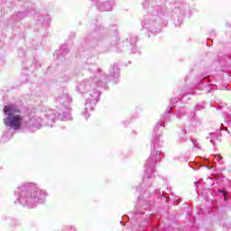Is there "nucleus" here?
I'll list each match as a JSON object with an SVG mask.
<instances>
[{
    "label": "nucleus",
    "instance_id": "1",
    "mask_svg": "<svg viewBox=\"0 0 231 231\" xmlns=\"http://www.w3.org/2000/svg\"><path fill=\"white\" fill-rule=\"evenodd\" d=\"M173 106H170L166 108V112L162 116L161 120L156 124L153 128V139L152 141V152L149 158L146 160L144 164V175L143 177V182L139 187H136L137 192H140L142 189H145L144 193L138 197V209L135 212V217L137 216H143L145 212L142 210H147L151 207L149 202V195L151 194V187L152 186V180H154V172L156 171V165L162 162V148L163 147V141L162 140V128L165 127V124L171 122V116L172 114Z\"/></svg>",
    "mask_w": 231,
    "mask_h": 231
},
{
    "label": "nucleus",
    "instance_id": "2",
    "mask_svg": "<svg viewBox=\"0 0 231 231\" xmlns=\"http://www.w3.org/2000/svg\"><path fill=\"white\" fill-rule=\"evenodd\" d=\"M4 124L5 127H8V131H5L2 134V142H8L13 136L15 131H23V133H35L41 127H42V118L34 116H22L21 110L15 107L14 105H6L4 106Z\"/></svg>",
    "mask_w": 231,
    "mask_h": 231
},
{
    "label": "nucleus",
    "instance_id": "3",
    "mask_svg": "<svg viewBox=\"0 0 231 231\" xmlns=\"http://www.w3.org/2000/svg\"><path fill=\"white\" fill-rule=\"evenodd\" d=\"M90 78L85 79L79 85L76 87V91L85 94L87 101L85 103V108L81 112V115L88 120L91 115L89 111H93L97 106V102L100 99V88H103L105 84H107V76L102 72V69H97L95 71L89 70Z\"/></svg>",
    "mask_w": 231,
    "mask_h": 231
},
{
    "label": "nucleus",
    "instance_id": "4",
    "mask_svg": "<svg viewBox=\"0 0 231 231\" xmlns=\"http://www.w3.org/2000/svg\"><path fill=\"white\" fill-rule=\"evenodd\" d=\"M14 198L22 207L35 208L38 205H42L48 198L46 190L41 189L33 182H23L14 190Z\"/></svg>",
    "mask_w": 231,
    "mask_h": 231
},
{
    "label": "nucleus",
    "instance_id": "5",
    "mask_svg": "<svg viewBox=\"0 0 231 231\" xmlns=\"http://www.w3.org/2000/svg\"><path fill=\"white\" fill-rule=\"evenodd\" d=\"M56 102L60 103L59 110H51L45 115V125L53 127L55 120H71V110L69 108L70 104L73 102L71 97L68 92H62L56 97Z\"/></svg>",
    "mask_w": 231,
    "mask_h": 231
},
{
    "label": "nucleus",
    "instance_id": "6",
    "mask_svg": "<svg viewBox=\"0 0 231 231\" xmlns=\"http://www.w3.org/2000/svg\"><path fill=\"white\" fill-rule=\"evenodd\" d=\"M142 26L148 31V37L158 35L163 30V21L161 17L147 14L142 22Z\"/></svg>",
    "mask_w": 231,
    "mask_h": 231
},
{
    "label": "nucleus",
    "instance_id": "7",
    "mask_svg": "<svg viewBox=\"0 0 231 231\" xmlns=\"http://www.w3.org/2000/svg\"><path fill=\"white\" fill-rule=\"evenodd\" d=\"M193 86H195L197 89L204 91V93H210V91H216V89H217V85L211 84L208 80V75L206 74H203L193 82Z\"/></svg>",
    "mask_w": 231,
    "mask_h": 231
},
{
    "label": "nucleus",
    "instance_id": "8",
    "mask_svg": "<svg viewBox=\"0 0 231 231\" xmlns=\"http://www.w3.org/2000/svg\"><path fill=\"white\" fill-rule=\"evenodd\" d=\"M100 12H111L115 0H91Z\"/></svg>",
    "mask_w": 231,
    "mask_h": 231
},
{
    "label": "nucleus",
    "instance_id": "9",
    "mask_svg": "<svg viewBox=\"0 0 231 231\" xmlns=\"http://www.w3.org/2000/svg\"><path fill=\"white\" fill-rule=\"evenodd\" d=\"M136 42H138V38L136 35H130L126 42H125V45L130 50L131 53H138L140 54V50L136 47Z\"/></svg>",
    "mask_w": 231,
    "mask_h": 231
},
{
    "label": "nucleus",
    "instance_id": "10",
    "mask_svg": "<svg viewBox=\"0 0 231 231\" xmlns=\"http://www.w3.org/2000/svg\"><path fill=\"white\" fill-rule=\"evenodd\" d=\"M34 19L38 26H42L43 28H48L50 26V17L41 14L39 13L34 14Z\"/></svg>",
    "mask_w": 231,
    "mask_h": 231
},
{
    "label": "nucleus",
    "instance_id": "11",
    "mask_svg": "<svg viewBox=\"0 0 231 231\" xmlns=\"http://www.w3.org/2000/svg\"><path fill=\"white\" fill-rule=\"evenodd\" d=\"M35 12L33 9H27L24 13L18 12L16 14H14L12 19L14 21H21V19H24V17H28V15H32Z\"/></svg>",
    "mask_w": 231,
    "mask_h": 231
},
{
    "label": "nucleus",
    "instance_id": "12",
    "mask_svg": "<svg viewBox=\"0 0 231 231\" xmlns=\"http://www.w3.org/2000/svg\"><path fill=\"white\" fill-rule=\"evenodd\" d=\"M69 53V49H68V44H63L60 46V50L55 51L54 57H56L58 60L64 57V55H68Z\"/></svg>",
    "mask_w": 231,
    "mask_h": 231
},
{
    "label": "nucleus",
    "instance_id": "13",
    "mask_svg": "<svg viewBox=\"0 0 231 231\" xmlns=\"http://www.w3.org/2000/svg\"><path fill=\"white\" fill-rule=\"evenodd\" d=\"M108 77H112L114 80H116L117 79L120 78V68H118V65H114L113 67L110 68Z\"/></svg>",
    "mask_w": 231,
    "mask_h": 231
},
{
    "label": "nucleus",
    "instance_id": "14",
    "mask_svg": "<svg viewBox=\"0 0 231 231\" xmlns=\"http://www.w3.org/2000/svg\"><path fill=\"white\" fill-rule=\"evenodd\" d=\"M207 140H209L212 145H216V142L219 140V134L217 133H209L208 135L206 137Z\"/></svg>",
    "mask_w": 231,
    "mask_h": 231
},
{
    "label": "nucleus",
    "instance_id": "15",
    "mask_svg": "<svg viewBox=\"0 0 231 231\" xmlns=\"http://www.w3.org/2000/svg\"><path fill=\"white\" fill-rule=\"evenodd\" d=\"M187 113H189V109L186 107H182L180 110H177L176 116H177L178 120H181V118H183V116H185V115H187Z\"/></svg>",
    "mask_w": 231,
    "mask_h": 231
},
{
    "label": "nucleus",
    "instance_id": "16",
    "mask_svg": "<svg viewBox=\"0 0 231 231\" xmlns=\"http://www.w3.org/2000/svg\"><path fill=\"white\" fill-rule=\"evenodd\" d=\"M189 120H190V126L191 127H198L199 125V119L196 117V114H191L189 116Z\"/></svg>",
    "mask_w": 231,
    "mask_h": 231
},
{
    "label": "nucleus",
    "instance_id": "17",
    "mask_svg": "<svg viewBox=\"0 0 231 231\" xmlns=\"http://www.w3.org/2000/svg\"><path fill=\"white\" fill-rule=\"evenodd\" d=\"M189 140V134L186 130H181L180 134V142H187Z\"/></svg>",
    "mask_w": 231,
    "mask_h": 231
},
{
    "label": "nucleus",
    "instance_id": "18",
    "mask_svg": "<svg viewBox=\"0 0 231 231\" xmlns=\"http://www.w3.org/2000/svg\"><path fill=\"white\" fill-rule=\"evenodd\" d=\"M225 122H226V125L231 128V110L229 112H227Z\"/></svg>",
    "mask_w": 231,
    "mask_h": 231
},
{
    "label": "nucleus",
    "instance_id": "19",
    "mask_svg": "<svg viewBox=\"0 0 231 231\" xmlns=\"http://www.w3.org/2000/svg\"><path fill=\"white\" fill-rule=\"evenodd\" d=\"M195 109L196 111H201V109H205V103L197 104Z\"/></svg>",
    "mask_w": 231,
    "mask_h": 231
},
{
    "label": "nucleus",
    "instance_id": "20",
    "mask_svg": "<svg viewBox=\"0 0 231 231\" xmlns=\"http://www.w3.org/2000/svg\"><path fill=\"white\" fill-rule=\"evenodd\" d=\"M191 143L193 144V146L195 147V149H201L199 147V143H198V140L196 139H190Z\"/></svg>",
    "mask_w": 231,
    "mask_h": 231
},
{
    "label": "nucleus",
    "instance_id": "21",
    "mask_svg": "<svg viewBox=\"0 0 231 231\" xmlns=\"http://www.w3.org/2000/svg\"><path fill=\"white\" fill-rule=\"evenodd\" d=\"M181 95L183 96V100H185V97L189 95H196V92L194 90H190L189 92H181Z\"/></svg>",
    "mask_w": 231,
    "mask_h": 231
},
{
    "label": "nucleus",
    "instance_id": "22",
    "mask_svg": "<svg viewBox=\"0 0 231 231\" xmlns=\"http://www.w3.org/2000/svg\"><path fill=\"white\" fill-rule=\"evenodd\" d=\"M116 44H118V36L112 38V46H116Z\"/></svg>",
    "mask_w": 231,
    "mask_h": 231
},
{
    "label": "nucleus",
    "instance_id": "23",
    "mask_svg": "<svg viewBox=\"0 0 231 231\" xmlns=\"http://www.w3.org/2000/svg\"><path fill=\"white\" fill-rule=\"evenodd\" d=\"M180 98L178 97H172L170 101L171 106H174V104H177Z\"/></svg>",
    "mask_w": 231,
    "mask_h": 231
},
{
    "label": "nucleus",
    "instance_id": "24",
    "mask_svg": "<svg viewBox=\"0 0 231 231\" xmlns=\"http://www.w3.org/2000/svg\"><path fill=\"white\" fill-rule=\"evenodd\" d=\"M66 231H77V228L73 226H68Z\"/></svg>",
    "mask_w": 231,
    "mask_h": 231
},
{
    "label": "nucleus",
    "instance_id": "25",
    "mask_svg": "<svg viewBox=\"0 0 231 231\" xmlns=\"http://www.w3.org/2000/svg\"><path fill=\"white\" fill-rule=\"evenodd\" d=\"M219 194H222V196L224 197V199L226 200V195L225 193V189H218Z\"/></svg>",
    "mask_w": 231,
    "mask_h": 231
},
{
    "label": "nucleus",
    "instance_id": "26",
    "mask_svg": "<svg viewBox=\"0 0 231 231\" xmlns=\"http://www.w3.org/2000/svg\"><path fill=\"white\" fill-rule=\"evenodd\" d=\"M215 160H217V162H219V163H221V160H223V157H221V155H215Z\"/></svg>",
    "mask_w": 231,
    "mask_h": 231
},
{
    "label": "nucleus",
    "instance_id": "27",
    "mask_svg": "<svg viewBox=\"0 0 231 231\" xmlns=\"http://www.w3.org/2000/svg\"><path fill=\"white\" fill-rule=\"evenodd\" d=\"M70 79H71V78L69 76H66L65 78H63L62 82H68Z\"/></svg>",
    "mask_w": 231,
    "mask_h": 231
},
{
    "label": "nucleus",
    "instance_id": "28",
    "mask_svg": "<svg viewBox=\"0 0 231 231\" xmlns=\"http://www.w3.org/2000/svg\"><path fill=\"white\" fill-rule=\"evenodd\" d=\"M220 129H222V130L226 129V131H228V127L226 126L224 124H221Z\"/></svg>",
    "mask_w": 231,
    "mask_h": 231
},
{
    "label": "nucleus",
    "instance_id": "29",
    "mask_svg": "<svg viewBox=\"0 0 231 231\" xmlns=\"http://www.w3.org/2000/svg\"><path fill=\"white\" fill-rule=\"evenodd\" d=\"M191 169H193V171H198V168L196 166H192L190 165Z\"/></svg>",
    "mask_w": 231,
    "mask_h": 231
},
{
    "label": "nucleus",
    "instance_id": "30",
    "mask_svg": "<svg viewBox=\"0 0 231 231\" xmlns=\"http://www.w3.org/2000/svg\"><path fill=\"white\" fill-rule=\"evenodd\" d=\"M162 196H163V198L165 199H167V196H165V192H162Z\"/></svg>",
    "mask_w": 231,
    "mask_h": 231
},
{
    "label": "nucleus",
    "instance_id": "31",
    "mask_svg": "<svg viewBox=\"0 0 231 231\" xmlns=\"http://www.w3.org/2000/svg\"><path fill=\"white\" fill-rule=\"evenodd\" d=\"M158 193H159V194H162V193L160 192V190L156 189V190H155V194H158Z\"/></svg>",
    "mask_w": 231,
    "mask_h": 231
},
{
    "label": "nucleus",
    "instance_id": "32",
    "mask_svg": "<svg viewBox=\"0 0 231 231\" xmlns=\"http://www.w3.org/2000/svg\"><path fill=\"white\" fill-rule=\"evenodd\" d=\"M207 180H208V181H212L213 179L212 178H208Z\"/></svg>",
    "mask_w": 231,
    "mask_h": 231
},
{
    "label": "nucleus",
    "instance_id": "33",
    "mask_svg": "<svg viewBox=\"0 0 231 231\" xmlns=\"http://www.w3.org/2000/svg\"><path fill=\"white\" fill-rule=\"evenodd\" d=\"M201 181H203V180L200 179V180H199V183H201Z\"/></svg>",
    "mask_w": 231,
    "mask_h": 231
},
{
    "label": "nucleus",
    "instance_id": "34",
    "mask_svg": "<svg viewBox=\"0 0 231 231\" xmlns=\"http://www.w3.org/2000/svg\"><path fill=\"white\" fill-rule=\"evenodd\" d=\"M195 186L198 187V182H195Z\"/></svg>",
    "mask_w": 231,
    "mask_h": 231
},
{
    "label": "nucleus",
    "instance_id": "35",
    "mask_svg": "<svg viewBox=\"0 0 231 231\" xmlns=\"http://www.w3.org/2000/svg\"><path fill=\"white\" fill-rule=\"evenodd\" d=\"M208 167V169H210V167L209 166H207Z\"/></svg>",
    "mask_w": 231,
    "mask_h": 231
},
{
    "label": "nucleus",
    "instance_id": "36",
    "mask_svg": "<svg viewBox=\"0 0 231 231\" xmlns=\"http://www.w3.org/2000/svg\"><path fill=\"white\" fill-rule=\"evenodd\" d=\"M229 226H230V228H231V225H230Z\"/></svg>",
    "mask_w": 231,
    "mask_h": 231
}]
</instances>
